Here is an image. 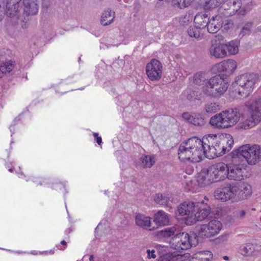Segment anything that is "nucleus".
I'll use <instances>...</instances> for the list:
<instances>
[{"mask_svg": "<svg viewBox=\"0 0 261 261\" xmlns=\"http://www.w3.org/2000/svg\"><path fill=\"white\" fill-rule=\"evenodd\" d=\"M206 142L207 138L202 140L197 137H191L182 142L178 150L179 159L181 161H190L193 163H199L206 158Z\"/></svg>", "mask_w": 261, "mask_h": 261, "instance_id": "f257e3e1", "label": "nucleus"}, {"mask_svg": "<svg viewBox=\"0 0 261 261\" xmlns=\"http://www.w3.org/2000/svg\"><path fill=\"white\" fill-rule=\"evenodd\" d=\"M228 82L224 75H216L204 81L202 92L206 96L219 98L227 90Z\"/></svg>", "mask_w": 261, "mask_h": 261, "instance_id": "f03ea898", "label": "nucleus"}, {"mask_svg": "<svg viewBox=\"0 0 261 261\" xmlns=\"http://www.w3.org/2000/svg\"><path fill=\"white\" fill-rule=\"evenodd\" d=\"M241 117L237 108L223 111L211 118L210 124L217 128H228L236 125Z\"/></svg>", "mask_w": 261, "mask_h": 261, "instance_id": "7ed1b4c3", "label": "nucleus"}, {"mask_svg": "<svg viewBox=\"0 0 261 261\" xmlns=\"http://www.w3.org/2000/svg\"><path fill=\"white\" fill-rule=\"evenodd\" d=\"M232 160L227 164V178L230 180H241L248 176L247 165L245 160L240 159L238 156L231 153Z\"/></svg>", "mask_w": 261, "mask_h": 261, "instance_id": "20e7f679", "label": "nucleus"}, {"mask_svg": "<svg viewBox=\"0 0 261 261\" xmlns=\"http://www.w3.org/2000/svg\"><path fill=\"white\" fill-rule=\"evenodd\" d=\"M258 80V75L254 73H246L236 77L234 83L240 87L237 92L239 95L243 97H248L253 91Z\"/></svg>", "mask_w": 261, "mask_h": 261, "instance_id": "39448f33", "label": "nucleus"}, {"mask_svg": "<svg viewBox=\"0 0 261 261\" xmlns=\"http://www.w3.org/2000/svg\"><path fill=\"white\" fill-rule=\"evenodd\" d=\"M233 151V154L238 156L240 159L245 160L247 164L251 165L257 163L261 156V148L257 145L250 146V144H246Z\"/></svg>", "mask_w": 261, "mask_h": 261, "instance_id": "423d86ee", "label": "nucleus"}, {"mask_svg": "<svg viewBox=\"0 0 261 261\" xmlns=\"http://www.w3.org/2000/svg\"><path fill=\"white\" fill-rule=\"evenodd\" d=\"M197 200L186 201L180 203L177 207L176 215L185 217V223L191 225L195 223L194 214L196 212Z\"/></svg>", "mask_w": 261, "mask_h": 261, "instance_id": "0eeeda50", "label": "nucleus"}, {"mask_svg": "<svg viewBox=\"0 0 261 261\" xmlns=\"http://www.w3.org/2000/svg\"><path fill=\"white\" fill-rule=\"evenodd\" d=\"M170 247L178 252L186 250L190 248L194 244L192 243V237L186 232L180 230L174 237L169 241Z\"/></svg>", "mask_w": 261, "mask_h": 261, "instance_id": "6e6552de", "label": "nucleus"}, {"mask_svg": "<svg viewBox=\"0 0 261 261\" xmlns=\"http://www.w3.org/2000/svg\"><path fill=\"white\" fill-rule=\"evenodd\" d=\"M237 191V184L226 183L215 190L214 196L216 199L223 201H226L230 199L236 200Z\"/></svg>", "mask_w": 261, "mask_h": 261, "instance_id": "1a4fd4ad", "label": "nucleus"}, {"mask_svg": "<svg viewBox=\"0 0 261 261\" xmlns=\"http://www.w3.org/2000/svg\"><path fill=\"white\" fill-rule=\"evenodd\" d=\"M222 225L221 222L216 219H213L206 224L200 225L197 227L199 235L202 237L211 238L218 234L221 230Z\"/></svg>", "mask_w": 261, "mask_h": 261, "instance_id": "9d476101", "label": "nucleus"}, {"mask_svg": "<svg viewBox=\"0 0 261 261\" xmlns=\"http://www.w3.org/2000/svg\"><path fill=\"white\" fill-rule=\"evenodd\" d=\"M210 143L207 145L206 158L214 159L221 156L226 153V148L222 144L221 139L219 140L215 137H210Z\"/></svg>", "mask_w": 261, "mask_h": 261, "instance_id": "9b49d317", "label": "nucleus"}, {"mask_svg": "<svg viewBox=\"0 0 261 261\" xmlns=\"http://www.w3.org/2000/svg\"><path fill=\"white\" fill-rule=\"evenodd\" d=\"M209 199L206 196L196 202V212L194 214L195 223L197 221H201L206 218L211 212V207L208 203Z\"/></svg>", "mask_w": 261, "mask_h": 261, "instance_id": "f8f14e48", "label": "nucleus"}, {"mask_svg": "<svg viewBox=\"0 0 261 261\" xmlns=\"http://www.w3.org/2000/svg\"><path fill=\"white\" fill-rule=\"evenodd\" d=\"M146 73L148 77L152 81H159L162 75L163 66L158 60L152 59L146 66Z\"/></svg>", "mask_w": 261, "mask_h": 261, "instance_id": "ddd939ff", "label": "nucleus"}, {"mask_svg": "<svg viewBox=\"0 0 261 261\" xmlns=\"http://www.w3.org/2000/svg\"><path fill=\"white\" fill-rule=\"evenodd\" d=\"M241 6V0H225L222 6L219 8L218 12L224 17H227L234 15Z\"/></svg>", "mask_w": 261, "mask_h": 261, "instance_id": "4468645a", "label": "nucleus"}, {"mask_svg": "<svg viewBox=\"0 0 261 261\" xmlns=\"http://www.w3.org/2000/svg\"><path fill=\"white\" fill-rule=\"evenodd\" d=\"M209 174H211L214 182L227 178V164L219 163L209 167Z\"/></svg>", "mask_w": 261, "mask_h": 261, "instance_id": "2eb2a0df", "label": "nucleus"}, {"mask_svg": "<svg viewBox=\"0 0 261 261\" xmlns=\"http://www.w3.org/2000/svg\"><path fill=\"white\" fill-rule=\"evenodd\" d=\"M227 46L224 43L217 42L216 40L213 41L209 48V53L211 56L222 59L227 56Z\"/></svg>", "mask_w": 261, "mask_h": 261, "instance_id": "dca6fc26", "label": "nucleus"}, {"mask_svg": "<svg viewBox=\"0 0 261 261\" xmlns=\"http://www.w3.org/2000/svg\"><path fill=\"white\" fill-rule=\"evenodd\" d=\"M20 0H2L0 2V8L6 6V13L10 17L17 15L19 12L18 3Z\"/></svg>", "mask_w": 261, "mask_h": 261, "instance_id": "f3484780", "label": "nucleus"}, {"mask_svg": "<svg viewBox=\"0 0 261 261\" xmlns=\"http://www.w3.org/2000/svg\"><path fill=\"white\" fill-rule=\"evenodd\" d=\"M179 231V227L177 225H174L156 231L155 232V236L157 239L160 240L166 239H169L170 240L177 235Z\"/></svg>", "mask_w": 261, "mask_h": 261, "instance_id": "a211bd4d", "label": "nucleus"}, {"mask_svg": "<svg viewBox=\"0 0 261 261\" xmlns=\"http://www.w3.org/2000/svg\"><path fill=\"white\" fill-rule=\"evenodd\" d=\"M261 250V246L256 244L246 243L241 245L239 252L243 256H251L255 255Z\"/></svg>", "mask_w": 261, "mask_h": 261, "instance_id": "6ab92c4d", "label": "nucleus"}, {"mask_svg": "<svg viewBox=\"0 0 261 261\" xmlns=\"http://www.w3.org/2000/svg\"><path fill=\"white\" fill-rule=\"evenodd\" d=\"M223 15L219 13L217 15L213 16L208 23L207 30L210 33H217L222 27L223 23Z\"/></svg>", "mask_w": 261, "mask_h": 261, "instance_id": "aec40b11", "label": "nucleus"}, {"mask_svg": "<svg viewBox=\"0 0 261 261\" xmlns=\"http://www.w3.org/2000/svg\"><path fill=\"white\" fill-rule=\"evenodd\" d=\"M237 67L236 62L232 59L224 60L216 65L218 72H225L228 74L232 73Z\"/></svg>", "mask_w": 261, "mask_h": 261, "instance_id": "412c9836", "label": "nucleus"}, {"mask_svg": "<svg viewBox=\"0 0 261 261\" xmlns=\"http://www.w3.org/2000/svg\"><path fill=\"white\" fill-rule=\"evenodd\" d=\"M249 113L250 115L244 119H242L239 124L240 128L244 129H249L256 126L261 121L257 116H256L252 112Z\"/></svg>", "mask_w": 261, "mask_h": 261, "instance_id": "4be33fe9", "label": "nucleus"}, {"mask_svg": "<svg viewBox=\"0 0 261 261\" xmlns=\"http://www.w3.org/2000/svg\"><path fill=\"white\" fill-rule=\"evenodd\" d=\"M182 117L189 123L197 126H202L205 124L204 119L199 114H191L189 112H185Z\"/></svg>", "mask_w": 261, "mask_h": 261, "instance_id": "5701e85b", "label": "nucleus"}, {"mask_svg": "<svg viewBox=\"0 0 261 261\" xmlns=\"http://www.w3.org/2000/svg\"><path fill=\"white\" fill-rule=\"evenodd\" d=\"M249 112H252L261 120V97L255 99H251L245 104Z\"/></svg>", "mask_w": 261, "mask_h": 261, "instance_id": "b1692460", "label": "nucleus"}, {"mask_svg": "<svg viewBox=\"0 0 261 261\" xmlns=\"http://www.w3.org/2000/svg\"><path fill=\"white\" fill-rule=\"evenodd\" d=\"M136 224L145 229L153 230L154 227H151L150 218L143 214H138L135 217Z\"/></svg>", "mask_w": 261, "mask_h": 261, "instance_id": "393cba45", "label": "nucleus"}, {"mask_svg": "<svg viewBox=\"0 0 261 261\" xmlns=\"http://www.w3.org/2000/svg\"><path fill=\"white\" fill-rule=\"evenodd\" d=\"M154 201L160 205L171 207L172 201L171 196L167 194L158 193L154 196Z\"/></svg>", "mask_w": 261, "mask_h": 261, "instance_id": "a878e982", "label": "nucleus"}, {"mask_svg": "<svg viewBox=\"0 0 261 261\" xmlns=\"http://www.w3.org/2000/svg\"><path fill=\"white\" fill-rule=\"evenodd\" d=\"M197 181L202 186L214 182L212 175L209 174V168L201 170L198 176Z\"/></svg>", "mask_w": 261, "mask_h": 261, "instance_id": "bb28decb", "label": "nucleus"}, {"mask_svg": "<svg viewBox=\"0 0 261 261\" xmlns=\"http://www.w3.org/2000/svg\"><path fill=\"white\" fill-rule=\"evenodd\" d=\"M153 222L159 226L167 225L169 222V215L160 210L154 215Z\"/></svg>", "mask_w": 261, "mask_h": 261, "instance_id": "cd10ccee", "label": "nucleus"}, {"mask_svg": "<svg viewBox=\"0 0 261 261\" xmlns=\"http://www.w3.org/2000/svg\"><path fill=\"white\" fill-rule=\"evenodd\" d=\"M24 11L28 14L34 15L37 13L38 6L34 0H23Z\"/></svg>", "mask_w": 261, "mask_h": 261, "instance_id": "c85d7f7f", "label": "nucleus"}, {"mask_svg": "<svg viewBox=\"0 0 261 261\" xmlns=\"http://www.w3.org/2000/svg\"><path fill=\"white\" fill-rule=\"evenodd\" d=\"M114 18L115 12L108 9L102 13L100 22L103 25H108L113 21Z\"/></svg>", "mask_w": 261, "mask_h": 261, "instance_id": "c756f323", "label": "nucleus"}, {"mask_svg": "<svg viewBox=\"0 0 261 261\" xmlns=\"http://www.w3.org/2000/svg\"><path fill=\"white\" fill-rule=\"evenodd\" d=\"M252 193L251 187L250 185L245 186L243 189H240L238 185V191L236 193V200H241L247 198Z\"/></svg>", "mask_w": 261, "mask_h": 261, "instance_id": "7c9ffc66", "label": "nucleus"}, {"mask_svg": "<svg viewBox=\"0 0 261 261\" xmlns=\"http://www.w3.org/2000/svg\"><path fill=\"white\" fill-rule=\"evenodd\" d=\"M209 19L210 18L207 17L206 14L196 15L194 18L195 26L201 30L206 27H207Z\"/></svg>", "mask_w": 261, "mask_h": 261, "instance_id": "2f4dec72", "label": "nucleus"}, {"mask_svg": "<svg viewBox=\"0 0 261 261\" xmlns=\"http://www.w3.org/2000/svg\"><path fill=\"white\" fill-rule=\"evenodd\" d=\"M189 36L195 38L196 40H200L203 38V33L202 30L196 26L190 27L187 31Z\"/></svg>", "mask_w": 261, "mask_h": 261, "instance_id": "473e14b6", "label": "nucleus"}, {"mask_svg": "<svg viewBox=\"0 0 261 261\" xmlns=\"http://www.w3.org/2000/svg\"><path fill=\"white\" fill-rule=\"evenodd\" d=\"M140 160L143 168H151L155 163V158L153 155H143L140 158Z\"/></svg>", "mask_w": 261, "mask_h": 261, "instance_id": "72a5a7b5", "label": "nucleus"}, {"mask_svg": "<svg viewBox=\"0 0 261 261\" xmlns=\"http://www.w3.org/2000/svg\"><path fill=\"white\" fill-rule=\"evenodd\" d=\"M14 62L11 60L3 63L0 65V79L3 74L11 71L14 67Z\"/></svg>", "mask_w": 261, "mask_h": 261, "instance_id": "f704fd0d", "label": "nucleus"}, {"mask_svg": "<svg viewBox=\"0 0 261 261\" xmlns=\"http://www.w3.org/2000/svg\"><path fill=\"white\" fill-rule=\"evenodd\" d=\"M225 44L227 46L226 51L230 55H236L238 53L239 46V41L238 40H232Z\"/></svg>", "mask_w": 261, "mask_h": 261, "instance_id": "c9c22d12", "label": "nucleus"}, {"mask_svg": "<svg viewBox=\"0 0 261 261\" xmlns=\"http://www.w3.org/2000/svg\"><path fill=\"white\" fill-rule=\"evenodd\" d=\"M196 258H199L198 261H211L213 258V253L207 250L199 251L195 254Z\"/></svg>", "mask_w": 261, "mask_h": 261, "instance_id": "e433bc0d", "label": "nucleus"}, {"mask_svg": "<svg viewBox=\"0 0 261 261\" xmlns=\"http://www.w3.org/2000/svg\"><path fill=\"white\" fill-rule=\"evenodd\" d=\"M225 0H205L203 8L205 10H210L220 6Z\"/></svg>", "mask_w": 261, "mask_h": 261, "instance_id": "4c0bfd02", "label": "nucleus"}, {"mask_svg": "<svg viewBox=\"0 0 261 261\" xmlns=\"http://www.w3.org/2000/svg\"><path fill=\"white\" fill-rule=\"evenodd\" d=\"M220 110V106L218 102H208L204 106V110L207 114L216 113Z\"/></svg>", "mask_w": 261, "mask_h": 261, "instance_id": "58836bf2", "label": "nucleus"}, {"mask_svg": "<svg viewBox=\"0 0 261 261\" xmlns=\"http://www.w3.org/2000/svg\"><path fill=\"white\" fill-rule=\"evenodd\" d=\"M253 24L251 22H248L245 24V25L242 28L240 33V36L243 37L246 35H249L251 31Z\"/></svg>", "mask_w": 261, "mask_h": 261, "instance_id": "ea45409f", "label": "nucleus"}, {"mask_svg": "<svg viewBox=\"0 0 261 261\" xmlns=\"http://www.w3.org/2000/svg\"><path fill=\"white\" fill-rule=\"evenodd\" d=\"M206 80L204 79L203 74L201 72H198L194 74L193 82L196 85H200L201 84L202 82H203V85L204 83V81Z\"/></svg>", "mask_w": 261, "mask_h": 261, "instance_id": "a19ab883", "label": "nucleus"}, {"mask_svg": "<svg viewBox=\"0 0 261 261\" xmlns=\"http://www.w3.org/2000/svg\"><path fill=\"white\" fill-rule=\"evenodd\" d=\"M229 138H225L221 139L222 144L224 145L226 143V146H224V148H226V151H229L232 148L233 144V140L230 135L229 136Z\"/></svg>", "mask_w": 261, "mask_h": 261, "instance_id": "79ce46f5", "label": "nucleus"}, {"mask_svg": "<svg viewBox=\"0 0 261 261\" xmlns=\"http://www.w3.org/2000/svg\"><path fill=\"white\" fill-rule=\"evenodd\" d=\"M199 95H200L198 91L191 90L189 93H188L187 98L189 101H193L196 99H199L200 98Z\"/></svg>", "mask_w": 261, "mask_h": 261, "instance_id": "37998d69", "label": "nucleus"}, {"mask_svg": "<svg viewBox=\"0 0 261 261\" xmlns=\"http://www.w3.org/2000/svg\"><path fill=\"white\" fill-rule=\"evenodd\" d=\"M246 212L245 210L238 209L233 212V216L237 219H243L245 218Z\"/></svg>", "mask_w": 261, "mask_h": 261, "instance_id": "c03bdc74", "label": "nucleus"}, {"mask_svg": "<svg viewBox=\"0 0 261 261\" xmlns=\"http://www.w3.org/2000/svg\"><path fill=\"white\" fill-rule=\"evenodd\" d=\"M167 256L169 258L168 261H178L182 257L181 255L176 252L169 254Z\"/></svg>", "mask_w": 261, "mask_h": 261, "instance_id": "a18cd8bd", "label": "nucleus"}, {"mask_svg": "<svg viewBox=\"0 0 261 261\" xmlns=\"http://www.w3.org/2000/svg\"><path fill=\"white\" fill-rule=\"evenodd\" d=\"M155 250L152 249V250H150V249H147V251H146V253L147 254V257L148 258H155L156 257V255L155 254Z\"/></svg>", "mask_w": 261, "mask_h": 261, "instance_id": "49530a36", "label": "nucleus"}, {"mask_svg": "<svg viewBox=\"0 0 261 261\" xmlns=\"http://www.w3.org/2000/svg\"><path fill=\"white\" fill-rule=\"evenodd\" d=\"M93 136L96 139V142L98 145H101L102 143V139L100 137L98 136V134L94 133Z\"/></svg>", "mask_w": 261, "mask_h": 261, "instance_id": "de8ad7c7", "label": "nucleus"}, {"mask_svg": "<svg viewBox=\"0 0 261 261\" xmlns=\"http://www.w3.org/2000/svg\"><path fill=\"white\" fill-rule=\"evenodd\" d=\"M61 244L66 246L67 244V243L65 240H63L61 242Z\"/></svg>", "mask_w": 261, "mask_h": 261, "instance_id": "09e8293b", "label": "nucleus"}, {"mask_svg": "<svg viewBox=\"0 0 261 261\" xmlns=\"http://www.w3.org/2000/svg\"><path fill=\"white\" fill-rule=\"evenodd\" d=\"M89 261H94V256L93 255H91L90 256V258H89Z\"/></svg>", "mask_w": 261, "mask_h": 261, "instance_id": "8fccbe9b", "label": "nucleus"}, {"mask_svg": "<svg viewBox=\"0 0 261 261\" xmlns=\"http://www.w3.org/2000/svg\"><path fill=\"white\" fill-rule=\"evenodd\" d=\"M223 258L225 260H228L229 259V257L227 256H224L223 257Z\"/></svg>", "mask_w": 261, "mask_h": 261, "instance_id": "3c124183", "label": "nucleus"}, {"mask_svg": "<svg viewBox=\"0 0 261 261\" xmlns=\"http://www.w3.org/2000/svg\"><path fill=\"white\" fill-rule=\"evenodd\" d=\"M59 249H60V250H64L65 249V247H64L63 248H59Z\"/></svg>", "mask_w": 261, "mask_h": 261, "instance_id": "603ef678", "label": "nucleus"}, {"mask_svg": "<svg viewBox=\"0 0 261 261\" xmlns=\"http://www.w3.org/2000/svg\"><path fill=\"white\" fill-rule=\"evenodd\" d=\"M9 171L11 172H13V169L12 168H10Z\"/></svg>", "mask_w": 261, "mask_h": 261, "instance_id": "864d4df0", "label": "nucleus"}, {"mask_svg": "<svg viewBox=\"0 0 261 261\" xmlns=\"http://www.w3.org/2000/svg\"><path fill=\"white\" fill-rule=\"evenodd\" d=\"M49 253H51V254H53L54 253V251H52V250H50Z\"/></svg>", "mask_w": 261, "mask_h": 261, "instance_id": "5fc2aeb1", "label": "nucleus"}, {"mask_svg": "<svg viewBox=\"0 0 261 261\" xmlns=\"http://www.w3.org/2000/svg\"><path fill=\"white\" fill-rule=\"evenodd\" d=\"M200 257H206V256H200Z\"/></svg>", "mask_w": 261, "mask_h": 261, "instance_id": "6e6d98bb", "label": "nucleus"}]
</instances>
